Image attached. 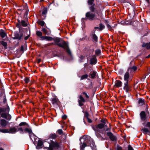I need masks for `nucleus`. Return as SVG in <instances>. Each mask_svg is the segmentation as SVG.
<instances>
[{"label":"nucleus","instance_id":"1","mask_svg":"<svg viewBox=\"0 0 150 150\" xmlns=\"http://www.w3.org/2000/svg\"><path fill=\"white\" fill-rule=\"evenodd\" d=\"M81 144L80 150H84L86 146H90L92 150H94V142L93 139L89 136L84 135L81 137L80 139Z\"/></svg>","mask_w":150,"mask_h":150},{"label":"nucleus","instance_id":"2","mask_svg":"<svg viewBox=\"0 0 150 150\" xmlns=\"http://www.w3.org/2000/svg\"><path fill=\"white\" fill-rule=\"evenodd\" d=\"M90 11L87 12L85 14V18H81L82 23H85V21L88 20L91 21L94 20V13L92 12H94V5L90 6L89 7Z\"/></svg>","mask_w":150,"mask_h":150},{"label":"nucleus","instance_id":"3","mask_svg":"<svg viewBox=\"0 0 150 150\" xmlns=\"http://www.w3.org/2000/svg\"><path fill=\"white\" fill-rule=\"evenodd\" d=\"M140 121L142 125H146L148 122L150 118V113L149 112L147 113L144 111H141L139 114Z\"/></svg>","mask_w":150,"mask_h":150},{"label":"nucleus","instance_id":"4","mask_svg":"<svg viewBox=\"0 0 150 150\" xmlns=\"http://www.w3.org/2000/svg\"><path fill=\"white\" fill-rule=\"evenodd\" d=\"M53 40L54 42V44L52 43V44H54L61 47L65 49L66 48V46H68V43L66 42L64 40H61V39L60 38H54Z\"/></svg>","mask_w":150,"mask_h":150},{"label":"nucleus","instance_id":"5","mask_svg":"<svg viewBox=\"0 0 150 150\" xmlns=\"http://www.w3.org/2000/svg\"><path fill=\"white\" fill-rule=\"evenodd\" d=\"M50 149L54 150H59L60 148V143L56 140L50 139V142H48Z\"/></svg>","mask_w":150,"mask_h":150},{"label":"nucleus","instance_id":"6","mask_svg":"<svg viewBox=\"0 0 150 150\" xmlns=\"http://www.w3.org/2000/svg\"><path fill=\"white\" fill-rule=\"evenodd\" d=\"M94 83L96 86L95 91L98 90L100 85V79L98 78V74L96 71H94Z\"/></svg>","mask_w":150,"mask_h":150},{"label":"nucleus","instance_id":"7","mask_svg":"<svg viewBox=\"0 0 150 150\" xmlns=\"http://www.w3.org/2000/svg\"><path fill=\"white\" fill-rule=\"evenodd\" d=\"M18 131H21V134H23L24 133H25L26 132H28L29 133V137L32 140V139L31 137L32 134H33L34 136L37 137V136L34 134L33 132L32 129L30 128L26 127L25 128L24 131L22 127H19L18 128V130H17V132Z\"/></svg>","mask_w":150,"mask_h":150},{"label":"nucleus","instance_id":"8","mask_svg":"<svg viewBox=\"0 0 150 150\" xmlns=\"http://www.w3.org/2000/svg\"><path fill=\"white\" fill-rule=\"evenodd\" d=\"M18 23H16V26L19 28V30L20 31L21 30L23 31V29L24 28L21 27L22 25L23 27H25L28 26V24L26 23V21L24 20H21V21L19 19H17Z\"/></svg>","mask_w":150,"mask_h":150},{"label":"nucleus","instance_id":"9","mask_svg":"<svg viewBox=\"0 0 150 150\" xmlns=\"http://www.w3.org/2000/svg\"><path fill=\"white\" fill-rule=\"evenodd\" d=\"M15 31L13 33V36L14 37H12V38L13 40H20L23 36V34L22 30L20 31Z\"/></svg>","mask_w":150,"mask_h":150},{"label":"nucleus","instance_id":"10","mask_svg":"<svg viewBox=\"0 0 150 150\" xmlns=\"http://www.w3.org/2000/svg\"><path fill=\"white\" fill-rule=\"evenodd\" d=\"M143 126L149 128V129L146 128H143L141 129V131L145 134L150 136V122H148L146 125H143Z\"/></svg>","mask_w":150,"mask_h":150},{"label":"nucleus","instance_id":"11","mask_svg":"<svg viewBox=\"0 0 150 150\" xmlns=\"http://www.w3.org/2000/svg\"><path fill=\"white\" fill-rule=\"evenodd\" d=\"M146 105V102L144 99L142 98H139L138 102V106L142 107Z\"/></svg>","mask_w":150,"mask_h":150},{"label":"nucleus","instance_id":"12","mask_svg":"<svg viewBox=\"0 0 150 150\" xmlns=\"http://www.w3.org/2000/svg\"><path fill=\"white\" fill-rule=\"evenodd\" d=\"M124 85L123 89L126 92H128L129 91L131 90V87L128 84V82H125L124 83Z\"/></svg>","mask_w":150,"mask_h":150},{"label":"nucleus","instance_id":"13","mask_svg":"<svg viewBox=\"0 0 150 150\" xmlns=\"http://www.w3.org/2000/svg\"><path fill=\"white\" fill-rule=\"evenodd\" d=\"M122 82L119 80H116L115 82L114 88H118L122 87Z\"/></svg>","mask_w":150,"mask_h":150},{"label":"nucleus","instance_id":"14","mask_svg":"<svg viewBox=\"0 0 150 150\" xmlns=\"http://www.w3.org/2000/svg\"><path fill=\"white\" fill-rule=\"evenodd\" d=\"M107 135L109 137L110 139L112 141H115L116 139L115 136L111 132H108L107 133Z\"/></svg>","mask_w":150,"mask_h":150},{"label":"nucleus","instance_id":"15","mask_svg":"<svg viewBox=\"0 0 150 150\" xmlns=\"http://www.w3.org/2000/svg\"><path fill=\"white\" fill-rule=\"evenodd\" d=\"M52 103L53 105H57L59 106L60 104V102L59 99L57 98H54L51 100Z\"/></svg>","mask_w":150,"mask_h":150},{"label":"nucleus","instance_id":"16","mask_svg":"<svg viewBox=\"0 0 150 150\" xmlns=\"http://www.w3.org/2000/svg\"><path fill=\"white\" fill-rule=\"evenodd\" d=\"M57 135L55 133H51L48 136V139L54 140V141L56 140L55 139L57 138Z\"/></svg>","mask_w":150,"mask_h":150},{"label":"nucleus","instance_id":"17","mask_svg":"<svg viewBox=\"0 0 150 150\" xmlns=\"http://www.w3.org/2000/svg\"><path fill=\"white\" fill-rule=\"evenodd\" d=\"M43 145V143L42 141L39 140L38 141L37 145L36 146V148L37 149H41L42 147V146Z\"/></svg>","mask_w":150,"mask_h":150},{"label":"nucleus","instance_id":"18","mask_svg":"<svg viewBox=\"0 0 150 150\" xmlns=\"http://www.w3.org/2000/svg\"><path fill=\"white\" fill-rule=\"evenodd\" d=\"M88 39L89 41H92L94 42V30H92L88 37Z\"/></svg>","mask_w":150,"mask_h":150},{"label":"nucleus","instance_id":"19","mask_svg":"<svg viewBox=\"0 0 150 150\" xmlns=\"http://www.w3.org/2000/svg\"><path fill=\"white\" fill-rule=\"evenodd\" d=\"M8 122L5 120L2 119L0 120V124L3 127H5L7 125Z\"/></svg>","mask_w":150,"mask_h":150},{"label":"nucleus","instance_id":"20","mask_svg":"<svg viewBox=\"0 0 150 150\" xmlns=\"http://www.w3.org/2000/svg\"><path fill=\"white\" fill-rule=\"evenodd\" d=\"M65 48H64V50H66V51L68 53V55L71 57H72V55L71 52V51L69 47V44H68V46H66Z\"/></svg>","mask_w":150,"mask_h":150},{"label":"nucleus","instance_id":"21","mask_svg":"<svg viewBox=\"0 0 150 150\" xmlns=\"http://www.w3.org/2000/svg\"><path fill=\"white\" fill-rule=\"evenodd\" d=\"M0 35L2 38H4L7 36V34L4 30L3 29L0 30Z\"/></svg>","mask_w":150,"mask_h":150},{"label":"nucleus","instance_id":"22","mask_svg":"<svg viewBox=\"0 0 150 150\" xmlns=\"http://www.w3.org/2000/svg\"><path fill=\"white\" fill-rule=\"evenodd\" d=\"M129 71L126 72L124 76V80L126 82H128V79L129 78Z\"/></svg>","mask_w":150,"mask_h":150},{"label":"nucleus","instance_id":"23","mask_svg":"<svg viewBox=\"0 0 150 150\" xmlns=\"http://www.w3.org/2000/svg\"><path fill=\"white\" fill-rule=\"evenodd\" d=\"M142 47H146L147 49H150V42L149 43H145L144 42L142 45Z\"/></svg>","mask_w":150,"mask_h":150},{"label":"nucleus","instance_id":"24","mask_svg":"<svg viewBox=\"0 0 150 150\" xmlns=\"http://www.w3.org/2000/svg\"><path fill=\"white\" fill-rule=\"evenodd\" d=\"M95 55L96 56H99L101 55V50L100 49H96L95 51Z\"/></svg>","mask_w":150,"mask_h":150},{"label":"nucleus","instance_id":"25","mask_svg":"<svg viewBox=\"0 0 150 150\" xmlns=\"http://www.w3.org/2000/svg\"><path fill=\"white\" fill-rule=\"evenodd\" d=\"M8 131L9 132V133L12 134L15 133L17 132V130L15 127L10 128Z\"/></svg>","mask_w":150,"mask_h":150},{"label":"nucleus","instance_id":"26","mask_svg":"<svg viewBox=\"0 0 150 150\" xmlns=\"http://www.w3.org/2000/svg\"><path fill=\"white\" fill-rule=\"evenodd\" d=\"M0 44L4 47L5 49H6L8 48L7 44L6 42L3 41H0Z\"/></svg>","mask_w":150,"mask_h":150},{"label":"nucleus","instance_id":"27","mask_svg":"<svg viewBox=\"0 0 150 150\" xmlns=\"http://www.w3.org/2000/svg\"><path fill=\"white\" fill-rule=\"evenodd\" d=\"M137 69V67L136 66H134L132 67H130L128 69V71H130L131 72L135 71Z\"/></svg>","mask_w":150,"mask_h":150},{"label":"nucleus","instance_id":"28","mask_svg":"<svg viewBox=\"0 0 150 150\" xmlns=\"http://www.w3.org/2000/svg\"><path fill=\"white\" fill-rule=\"evenodd\" d=\"M42 30L43 32V33L46 35H49L50 33V32L48 31L47 29L44 28H42Z\"/></svg>","mask_w":150,"mask_h":150},{"label":"nucleus","instance_id":"29","mask_svg":"<svg viewBox=\"0 0 150 150\" xmlns=\"http://www.w3.org/2000/svg\"><path fill=\"white\" fill-rule=\"evenodd\" d=\"M104 127V125L103 123H100L97 126L96 128L97 129H102Z\"/></svg>","mask_w":150,"mask_h":150},{"label":"nucleus","instance_id":"30","mask_svg":"<svg viewBox=\"0 0 150 150\" xmlns=\"http://www.w3.org/2000/svg\"><path fill=\"white\" fill-rule=\"evenodd\" d=\"M0 131L1 132L3 133H9L8 130L7 129H0Z\"/></svg>","mask_w":150,"mask_h":150},{"label":"nucleus","instance_id":"31","mask_svg":"<svg viewBox=\"0 0 150 150\" xmlns=\"http://www.w3.org/2000/svg\"><path fill=\"white\" fill-rule=\"evenodd\" d=\"M47 13V8L46 7H45L43 8V11L42 13V15H46Z\"/></svg>","mask_w":150,"mask_h":150},{"label":"nucleus","instance_id":"32","mask_svg":"<svg viewBox=\"0 0 150 150\" xmlns=\"http://www.w3.org/2000/svg\"><path fill=\"white\" fill-rule=\"evenodd\" d=\"M29 10H26L24 15V17L25 19L28 20V13Z\"/></svg>","mask_w":150,"mask_h":150},{"label":"nucleus","instance_id":"33","mask_svg":"<svg viewBox=\"0 0 150 150\" xmlns=\"http://www.w3.org/2000/svg\"><path fill=\"white\" fill-rule=\"evenodd\" d=\"M38 24L40 25L41 26H43L44 25L45 23L44 21H40L38 22Z\"/></svg>","mask_w":150,"mask_h":150},{"label":"nucleus","instance_id":"34","mask_svg":"<svg viewBox=\"0 0 150 150\" xmlns=\"http://www.w3.org/2000/svg\"><path fill=\"white\" fill-rule=\"evenodd\" d=\"M28 28H29V34L27 36H25V38H24V40H27L30 37V28L29 27H28Z\"/></svg>","mask_w":150,"mask_h":150},{"label":"nucleus","instance_id":"35","mask_svg":"<svg viewBox=\"0 0 150 150\" xmlns=\"http://www.w3.org/2000/svg\"><path fill=\"white\" fill-rule=\"evenodd\" d=\"M36 35L39 37H41L42 35V33L39 31L37 30L36 31Z\"/></svg>","mask_w":150,"mask_h":150},{"label":"nucleus","instance_id":"36","mask_svg":"<svg viewBox=\"0 0 150 150\" xmlns=\"http://www.w3.org/2000/svg\"><path fill=\"white\" fill-rule=\"evenodd\" d=\"M105 28V26L102 24H99V31H101Z\"/></svg>","mask_w":150,"mask_h":150},{"label":"nucleus","instance_id":"37","mask_svg":"<svg viewBox=\"0 0 150 150\" xmlns=\"http://www.w3.org/2000/svg\"><path fill=\"white\" fill-rule=\"evenodd\" d=\"M94 1V0H88V4L89 5H91V6L94 5L93 4V2Z\"/></svg>","mask_w":150,"mask_h":150},{"label":"nucleus","instance_id":"38","mask_svg":"<svg viewBox=\"0 0 150 150\" xmlns=\"http://www.w3.org/2000/svg\"><path fill=\"white\" fill-rule=\"evenodd\" d=\"M30 78L29 77H26L24 79V81H25L26 83H27L30 81Z\"/></svg>","mask_w":150,"mask_h":150},{"label":"nucleus","instance_id":"39","mask_svg":"<svg viewBox=\"0 0 150 150\" xmlns=\"http://www.w3.org/2000/svg\"><path fill=\"white\" fill-rule=\"evenodd\" d=\"M1 116L2 117L7 119V115L6 113H3L1 114Z\"/></svg>","mask_w":150,"mask_h":150},{"label":"nucleus","instance_id":"40","mask_svg":"<svg viewBox=\"0 0 150 150\" xmlns=\"http://www.w3.org/2000/svg\"><path fill=\"white\" fill-rule=\"evenodd\" d=\"M6 108H2L0 107V114H1V113L2 112L4 113L6 112Z\"/></svg>","mask_w":150,"mask_h":150},{"label":"nucleus","instance_id":"41","mask_svg":"<svg viewBox=\"0 0 150 150\" xmlns=\"http://www.w3.org/2000/svg\"><path fill=\"white\" fill-rule=\"evenodd\" d=\"M91 60H90V64H94V55H93L92 56V57L90 58Z\"/></svg>","mask_w":150,"mask_h":150},{"label":"nucleus","instance_id":"42","mask_svg":"<svg viewBox=\"0 0 150 150\" xmlns=\"http://www.w3.org/2000/svg\"><path fill=\"white\" fill-rule=\"evenodd\" d=\"M26 125H28V124L26 122H21L19 124V126L21 127L23 126H25Z\"/></svg>","mask_w":150,"mask_h":150},{"label":"nucleus","instance_id":"43","mask_svg":"<svg viewBox=\"0 0 150 150\" xmlns=\"http://www.w3.org/2000/svg\"><path fill=\"white\" fill-rule=\"evenodd\" d=\"M54 38H52L50 36H47L46 40L48 41L53 40Z\"/></svg>","mask_w":150,"mask_h":150},{"label":"nucleus","instance_id":"44","mask_svg":"<svg viewBox=\"0 0 150 150\" xmlns=\"http://www.w3.org/2000/svg\"><path fill=\"white\" fill-rule=\"evenodd\" d=\"M88 77V75L87 74H85L82 75L81 77V79L83 80L87 78Z\"/></svg>","mask_w":150,"mask_h":150},{"label":"nucleus","instance_id":"45","mask_svg":"<svg viewBox=\"0 0 150 150\" xmlns=\"http://www.w3.org/2000/svg\"><path fill=\"white\" fill-rule=\"evenodd\" d=\"M79 98L80 99L79 100H81V102H84L85 101V100L81 95L80 96Z\"/></svg>","mask_w":150,"mask_h":150},{"label":"nucleus","instance_id":"46","mask_svg":"<svg viewBox=\"0 0 150 150\" xmlns=\"http://www.w3.org/2000/svg\"><path fill=\"white\" fill-rule=\"evenodd\" d=\"M57 132H58L59 135H61L63 133V131L62 129H59L57 131Z\"/></svg>","mask_w":150,"mask_h":150},{"label":"nucleus","instance_id":"47","mask_svg":"<svg viewBox=\"0 0 150 150\" xmlns=\"http://www.w3.org/2000/svg\"><path fill=\"white\" fill-rule=\"evenodd\" d=\"M89 116V114L87 112H86L84 113V117L86 118H87Z\"/></svg>","mask_w":150,"mask_h":150},{"label":"nucleus","instance_id":"48","mask_svg":"<svg viewBox=\"0 0 150 150\" xmlns=\"http://www.w3.org/2000/svg\"><path fill=\"white\" fill-rule=\"evenodd\" d=\"M42 147H43V149H46L47 150H50V145H49V147H45L44 146V145H43Z\"/></svg>","mask_w":150,"mask_h":150},{"label":"nucleus","instance_id":"49","mask_svg":"<svg viewBox=\"0 0 150 150\" xmlns=\"http://www.w3.org/2000/svg\"><path fill=\"white\" fill-rule=\"evenodd\" d=\"M98 41V37L96 35L94 34V44L96 43V42H97Z\"/></svg>","mask_w":150,"mask_h":150},{"label":"nucleus","instance_id":"50","mask_svg":"<svg viewBox=\"0 0 150 150\" xmlns=\"http://www.w3.org/2000/svg\"><path fill=\"white\" fill-rule=\"evenodd\" d=\"M80 62H82V60L84 59L85 58V57L83 56V55H81L80 57Z\"/></svg>","mask_w":150,"mask_h":150},{"label":"nucleus","instance_id":"51","mask_svg":"<svg viewBox=\"0 0 150 150\" xmlns=\"http://www.w3.org/2000/svg\"><path fill=\"white\" fill-rule=\"evenodd\" d=\"M67 118V116L66 115H64L62 116V118L63 120H66Z\"/></svg>","mask_w":150,"mask_h":150},{"label":"nucleus","instance_id":"52","mask_svg":"<svg viewBox=\"0 0 150 150\" xmlns=\"http://www.w3.org/2000/svg\"><path fill=\"white\" fill-rule=\"evenodd\" d=\"M127 150H134L133 148L130 145H129L128 147Z\"/></svg>","mask_w":150,"mask_h":150},{"label":"nucleus","instance_id":"53","mask_svg":"<svg viewBox=\"0 0 150 150\" xmlns=\"http://www.w3.org/2000/svg\"><path fill=\"white\" fill-rule=\"evenodd\" d=\"M24 47L23 45H21V47L20 52H24Z\"/></svg>","mask_w":150,"mask_h":150},{"label":"nucleus","instance_id":"54","mask_svg":"<svg viewBox=\"0 0 150 150\" xmlns=\"http://www.w3.org/2000/svg\"><path fill=\"white\" fill-rule=\"evenodd\" d=\"M79 105L80 106H82L83 105V104L82 103V102H81V100H79Z\"/></svg>","mask_w":150,"mask_h":150},{"label":"nucleus","instance_id":"55","mask_svg":"<svg viewBox=\"0 0 150 150\" xmlns=\"http://www.w3.org/2000/svg\"><path fill=\"white\" fill-rule=\"evenodd\" d=\"M11 118V115L10 114L8 115V116H7V119L8 120H10Z\"/></svg>","mask_w":150,"mask_h":150},{"label":"nucleus","instance_id":"56","mask_svg":"<svg viewBox=\"0 0 150 150\" xmlns=\"http://www.w3.org/2000/svg\"><path fill=\"white\" fill-rule=\"evenodd\" d=\"M45 15H42L41 16V18L42 19L44 20L45 19V18L46 17V16Z\"/></svg>","mask_w":150,"mask_h":150},{"label":"nucleus","instance_id":"57","mask_svg":"<svg viewBox=\"0 0 150 150\" xmlns=\"http://www.w3.org/2000/svg\"><path fill=\"white\" fill-rule=\"evenodd\" d=\"M83 93V95H84L87 98H89V96L85 92H84Z\"/></svg>","mask_w":150,"mask_h":150},{"label":"nucleus","instance_id":"58","mask_svg":"<svg viewBox=\"0 0 150 150\" xmlns=\"http://www.w3.org/2000/svg\"><path fill=\"white\" fill-rule=\"evenodd\" d=\"M86 119L87 120V121L88 122L90 123H91L92 122V121L91 119L88 117L86 118Z\"/></svg>","mask_w":150,"mask_h":150},{"label":"nucleus","instance_id":"59","mask_svg":"<svg viewBox=\"0 0 150 150\" xmlns=\"http://www.w3.org/2000/svg\"><path fill=\"white\" fill-rule=\"evenodd\" d=\"M117 150H122V149L121 147L118 146L117 147Z\"/></svg>","mask_w":150,"mask_h":150},{"label":"nucleus","instance_id":"60","mask_svg":"<svg viewBox=\"0 0 150 150\" xmlns=\"http://www.w3.org/2000/svg\"><path fill=\"white\" fill-rule=\"evenodd\" d=\"M6 109V110L8 112H9L10 111V108L9 106H8L6 108H5Z\"/></svg>","mask_w":150,"mask_h":150},{"label":"nucleus","instance_id":"61","mask_svg":"<svg viewBox=\"0 0 150 150\" xmlns=\"http://www.w3.org/2000/svg\"><path fill=\"white\" fill-rule=\"evenodd\" d=\"M1 95H2L3 94L4 95V94H5V91L4 90L2 89L1 90Z\"/></svg>","mask_w":150,"mask_h":150},{"label":"nucleus","instance_id":"62","mask_svg":"<svg viewBox=\"0 0 150 150\" xmlns=\"http://www.w3.org/2000/svg\"><path fill=\"white\" fill-rule=\"evenodd\" d=\"M107 27L110 30H112V27L109 25H108Z\"/></svg>","mask_w":150,"mask_h":150},{"label":"nucleus","instance_id":"63","mask_svg":"<svg viewBox=\"0 0 150 150\" xmlns=\"http://www.w3.org/2000/svg\"><path fill=\"white\" fill-rule=\"evenodd\" d=\"M91 76L92 78L94 79V71L91 74Z\"/></svg>","mask_w":150,"mask_h":150},{"label":"nucleus","instance_id":"64","mask_svg":"<svg viewBox=\"0 0 150 150\" xmlns=\"http://www.w3.org/2000/svg\"><path fill=\"white\" fill-rule=\"evenodd\" d=\"M7 101L6 99H3V103L4 104H5L6 103Z\"/></svg>","mask_w":150,"mask_h":150}]
</instances>
